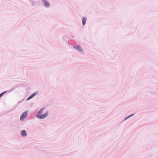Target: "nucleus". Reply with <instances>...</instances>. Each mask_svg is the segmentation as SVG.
<instances>
[{
  "mask_svg": "<svg viewBox=\"0 0 158 158\" xmlns=\"http://www.w3.org/2000/svg\"><path fill=\"white\" fill-rule=\"evenodd\" d=\"M44 109H42L41 110L38 112V114L37 115V117L39 118L43 119L46 118L48 115V112L46 111L44 114H41L43 113Z\"/></svg>",
  "mask_w": 158,
  "mask_h": 158,
  "instance_id": "obj_1",
  "label": "nucleus"
},
{
  "mask_svg": "<svg viewBox=\"0 0 158 158\" xmlns=\"http://www.w3.org/2000/svg\"><path fill=\"white\" fill-rule=\"evenodd\" d=\"M27 112H25L23 113L20 116V120H23L27 116Z\"/></svg>",
  "mask_w": 158,
  "mask_h": 158,
  "instance_id": "obj_2",
  "label": "nucleus"
},
{
  "mask_svg": "<svg viewBox=\"0 0 158 158\" xmlns=\"http://www.w3.org/2000/svg\"><path fill=\"white\" fill-rule=\"evenodd\" d=\"M42 2L44 6L46 7H48L50 6L49 3L46 0H43Z\"/></svg>",
  "mask_w": 158,
  "mask_h": 158,
  "instance_id": "obj_3",
  "label": "nucleus"
},
{
  "mask_svg": "<svg viewBox=\"0 0 158 158\" xmlns=\"http://www.w3.org/2000/svg\"><path fill=\"white\" fill-rule=\"evenodd\" d=\"M73 48L78 50L80 52H82V49L78 45L77 46H73Z\"/></svg>",
  "mask_w": 158,
  "mask_h": 158,
  "instance_id": "obj_4",
  "label": "nucleus"
},
{
  "mask_svg": "<svg viewBox=\"0 0 158 158\" xmlns=\"http://www.w3.org/2000/svg\"><path fill=\"white\" fill-rule=\"evenodd\" d=\"M21 134L23 136H26L27 135V132L24 130H22L21 132Z\"/></svg>",
  "mask_w": 158,
  "mask_h": 158,
  "instance_id": "obj_5",
  "label": "nucleus"
},
{
  "mask_svg": "<svg viewBox=\"0 0 158 158\" xmlns=\"http://www.w3.org/2000/svg\"><path fill=\"white\" fill-rule=\"evenodd\" d=\"M37 94V93H36V92H35V93H34V94H33L32 95H31L27 99V100H29L30 99H31V98H32L33 97H34Z\"/></svg>",
  "mask_w": 158,
  "mask_h": 158,
  "instance_id": "obj_6",
  "label": "nucleus"
},
{
  "mask_svg": "<svg viewBox=\"0 0 158 158\" xmlns=\"http://www.w3.org/2000/svg\"><path fill=\"white\" fill-rule=\"evenodd\" d=\"M86 19L85 17H83L82 19V24L84 25L86 23Z\"/></svg>",
  "mask_w": 158,
  "mask_h": 158,
  "instance_id": "obj_7",
  "label": "nucleus"
},
{
  "mask_svg": "<svg viewBox=\"0 0 158 158\" xmlns=\"http://www.w3.org/2000/svg\"><path fill=\"white\" fill-rule=\"evenodd\" d=\"M6 92V91H5V92H4L2 93H1L0 94V98L4 94H5Z\"/></svg>",
  "mask_w": 158,
  "mask_h": 158,
  "instance_id": "obj_8",
  "label": "nucleus"
},
{
  "mask_svg": "<svg viewBox=\"0 0 158 158\" xmlns=\"http://www.w3.org/2000/svg\"><path fill=\"white\" fill-rule=\"evenodd\" d=\"M133 115V114H132V115H131V116H129V117H128L126 119H127V118H129V117H130L131 116H132V115Z\"/></svg>",
  "mask_w": 158,
  "mask_h": 158,
  "instance_id": "obj_9",
  "label": "nucleus"
}]
</instances>
